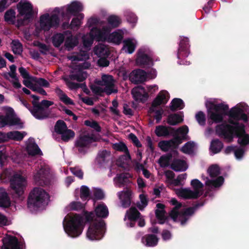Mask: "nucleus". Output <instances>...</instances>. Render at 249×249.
Listing matches in <instances>:
<instances>
[{"label":"nucleus","mask_w":249,"mask_h":249,"mask_svg":"<svg viewBox=\"0 0 249 249\" xmlns=\"http://www.w3.org/2000/svg\"><path fill=\"white\" fill-rule=\"evenodd\" d=\"M113 147L116 150L124 152L125 154L124 158L126 160L130 159L127 148L124 143L123 142L116 143L113 145Z\"/></svg>","instance_id":"obj_43"},{"label":"nucleus","mask_w":249,"mask_h":249,"mask_svg":"<svg viewBox=\"0 0 249 249\" xmlns=\"http://www.w3.org/2000/svg\"><path fill=\"white\" fill-rule=\"evenodd\" d=\"M8 75L9 76V80L12 83L14 87L16 88H20L21 87V84L18 81L16 72H10Z\"/></svg>","instance_id":"obj_58"},{"label":"nucleus","mask_w":249,"mask_h":249,"mask_svg":"<svg viewBox=\"0 0 249 249\" xmlns=\"http://www.w3.org/2000/svg\"><path fill=\"white\" fill-rule=\"evenodd\" d=\"M96 140L95 137L89 133L81 135L76 142V145L80 152H82L87 148L90 143Z\"/></svg>","instance_id":"obj_18"},{"label":"nucleus","mask_w":249,"mask_h":249,"mask_svg":"<svg viewBox=\"0 0 249 249\" xmlns=\"http://www.w3.org/2000/svg\"><path fill=\"white\" fill-rule=\"evenodd\" d=\"M32 97L34 99L32 101L34 108L31 110L33 115L37 119H43L48 117V114L42 107H48L53 105V102L48 100H43L39 104L38 103L39 98L37 96L32 95Z\"/></svg>","instance_id":"obj_12"},{"label":"nucleus","mask_w":249,"mask_h":249,"mask_svg":"<svg viewBox=\"0 0 249 249\" xmlns=\"http://www.w3.org/2000/svg\"><path fill=\"white\" fill-rule=\"evenodd\" d=\"M64 229L66 233L71 237H76L82 232L84 227V218L76 214H69L65 218Z\"/></svg>","instance_id":"obj_4"},{"label":"nucleus","mask_w":249,"mask_h":249,"mask_svg":"<svg viewBox=\"0 0 249 249\" xmlns=\"http://www.w3.org/2000/svg\"><path fill=\"white\" fill-rule=\"evenodd\" d=\"M23 84L27 87L30 88L33 91L36 89V77L29 76L24 79L23 81Z\"/></svg>","instance_id":"obj_48"},{"label":"nucleus","mask_w":249,"mask_h":249,"mask_svg":"<svg viewBox=\"0 0 249 249\" xmlns=\"http://www.w3.org/2000/svg\"><path fill=\"white\" fill-rule=\"evenodd\" d=\"M6 21L9 23H13L16 20V12L12 9L7 11L4 15Z\"/></svg>","instance_id":"obj_54"},{"label":"nucleus","mask_w":249,"mask_h":249,"mask_svg":"<svg viewBox=\"0 0 249 249\" xmlns=\"http://www.w3.org/2000/svg\"><path fill=\"white\" fill-rule=\"evenodd\" d=\"M61 20L60 10L55 9L50 15L46 13L40 16L37 27L41 30L48 31L51 28L57 26Z\"/></svg>","instance_id":"obj_9"},{"label":"nucleus","mask_w":249,"mask_h":249,"mask_svg":"<svg viewBox=\"0 0 249 249\" xmlns=\"http://www.w3.org/2000/svg\"><path fill=\"white\" fill-rule=\"evenodd\" d=\"M130 176L128 174H122L118 175L114 178V182L115 186L117 187H122L125 182H126L127 178Z\"/></svg>","instance_id":"obj_34"},{"label":"nucleus","mask_w":249,"mask_h":249,"mask_svg":"<svg viewBox=\"0 0 249 249\" xmlns=\"http://www.w3.org/2000/svg\"><path fill=\"white\" fill-rule=\"evenodd\" d=\"M155 132L158 137H165L169 134V128L163 125L156 127Z\"/></svg>","instance_id":"obj_47"},{"label":"nucleus","mask_w":249,"mask_h":249,"mask_svg":"<svg viewBox=\"0 0 249 249\" xmlns=\"http://www.w3.org/2000/svg\"><path fill=\"white\" fill-rule=\"evenodd\" d=\"M49 198L48 194L44 190L35 188L29 196L28 206L33 210L43 208L48 204Z\"/></svg>","instance_id":"obj_7"},{"label":"nucleus","mask_w":249,"mask_h":249,"mask_svg":"<svg viewBox=\"0 0 249 249\" xmlns=\"http://www.w3.org/2000/svg\"><path fill=\"white\" fill-rule=\"evenodd\" d=\"M147 78V74L142 70L133 71L130 76L131 81L135 83L144 82Z\"/></svg>","instance_id":"obj_23"},{"label":"nucleus","mask_w":249,"mask_h":249,"mask_svg":"<svg viewBox=\"0 0 249 249\" xmlns=\"http://www.w3.org/2000/svg\"><path fill=\"white\" fill-rule=\"evenodd\" d=\"M85 124L87 126L94 128L97 131H100L101 130L100 127L99 126L97 123L93 120L85 121Z\"/></svg>","instance_id":"obj_61"},{"label":"nucleus","mask_w":249,"mask_h":249,"mask_svg":"<svg viewBox=\"0 0 249 249\" xmlns=\"http://www.w3.org/2000/svg\"><path fill=\"white\" fill-rule=\"evenodd\" d=\"M74 132L71 130L66 129L61 134V139L65 142L69 141L71 139L73 138L74 136Z\"/></svg>","instance_id":"obj_55"},{"label":"nucleus","mask_w":249,"mask_h":249,"mask_svg":"<svg viewBox=\"0 0 249 249\" xmlns=\"http://www.w3.org/2000/svg\"><path fill=\"white\" fill-rule=\"evenodd\" d=\"M171 168L176 171H183L188 168V165L185 161L177 160L171 164Z\"/></svg>","instance_id":"obj_33"},{"label":"nucleus","mask_w":249,"mask_h":249,"mask_svg":"<svg viewBox=\"0 0 249 249\" xmlns=\"http://www.w3.org/2000/svg\"><path fill=\"white\" fill-rule=\"evenodd\" d=\"M94 52L98 57H107L108 55V48L103 44L96 46L94 48Z\"/></svg>","instance_id":"obj_40"},{"label":"nucleus","mask_w":249,"mask_h":249,"mask_svg":"<svg viewBox=\"0 0 249 249\" xmlns=\"http://www.w3.org/2000/svg\"><path fill=\"white\" fill-rule=\"evenodd\" d=\"M95 213L97 217L101 218L107 217L109 213L108 210L104 204H100L95 207Z\"/></svg>","instance_id":"obj_32"},{"label":"nucleus","mask_w":249,"mask_h":249,"mask_svg":"<svg viewBox=\"0 0 249 249\" xmlns=\"http://www.w3.org/2000/svg\"><path fill=\"white\" fill-rule=\"evenodd\" d=\"M188 48V43H185L183 45V43L181 42L178 54V59H183L188 55L189 53Z\"/></svg>","instance_id":"obj_41"},{"label":"nucleus","mask_w":249,"mask_h":249,"mask_svg":"<svg viewBox=\"0 0 249 249\" xmlns=\"http://www.w3.org/2000/svg\"><path fill=\"white\" fill-rule=\"evenodd\" d=\"M27 151L29 155L35 156L39 154L40 151L33 139H29L27 143Z\"/></svg>","instance_id":"obj_29"},{"label":"nucleus","mask_w":249,"mask_h":249,"mask_svg":"<svg viewBox=\"0 0 249 249\" xmlns=\"http://www.w3.org/2000/svg\"><path fill=\"white\" fill-rule=\"evenodd\" d=\"M231 151H234L235 156L237 159H240L244 154V151L242 148H238L235 150L234 147L229 146L225 150V152L227 154L230 153Z\"/></svg>","instance_id":"obj_52"},{"label":"nucleus","mask_w":249,"mask_h":249,"mask_svg":"<svg viewBox=\"0 0 249 249\" xmlns=\"http://www.w3.org/2000/svg\"><path fill=\"white\" fill-rule=\"evenodd\" d=\"M67 126L66 124L63 121H58L55 125V131L61 135L66 129Z\"/></svg>","instance_id":"obj_53"},{"label":"nucleus","mask_w":249,"mask_h":249,"mask_svg":"<svg viewBox=\"0 0 249 249\" xmlns=\"http://www.w3.org/2000/svg\"><path fill=\"white\" fill-rule=\"evenodd\" d=\"M2 241L1 249H18V240L15 236L6 234Z\"/></svg>","instance_id":"obj_21"},{"label":"nucleus","mask_w":249,"mask_h":249,"mask_svg":"<svg viewBox=\"0 0 249 249\" xmlns=\"http://www.w3.org/2000/svg\"><path fill=\"white\" fill-rule=\"evenodd\" d=\"M191 185L194 189L193 193L196 194V197H199L203 193V184L198 179H194L191 181Z\"/></svg>","instance_id":"obj_30"},{"label":"nucleus","mask_w":249,"mask_h":249,"mask_svg":"<svg viewBox=\"0 0 249 249\" xmlns=\"http://www.w3.org/2000/svg\"><path fill=\"white\" fill-rule=\"evenodd\" d=\"M55 92L58 96L60 100L66 105H73V101L60 89H56Z\"/></svg>","instance_id":"obj_44"},{"label":"nucleus","mask_w":249,"mask_h":249,"mask_svg":"<svg viewBox=\"0 0 249 249\" xmlns=\"http://www.w3.org/2000/svg\"><path fill=\"white\" fill-rule=\"evenodd\" d=\"M27 185L26 178L20 173H14L10 179V187L18 196L23 194Z\"/></svg>","instance_id":"obj_13"},{"label":"nucleus","mask_w":249,"mask_h":249,"mask_svg":"<svg viewBox=\"0 0 249 249\" xmlns=\"http://www.w3.org/2000/svg\"><path fill=\"white\" fill-rule=\"evenodd\" d=\"M49 169L48 167L46 165H41L40 167H38L34 173V178L36 182L39 181L40 180L43 179L49 173Z\"/></svg>","instance_id":"obj_26"},{"label":"nucleus","mask_w":249,"mask_h":249,"mask_svg":"<svg viewBox=\"0 0 249 249\" xmlns=\"http://www.w3.org/2000/svg\"><path fill=\"white\" fill-rule=\"evenodd\" d=\"M169 99L168 93L165 90L161 91L153 102L151 110H154V107L167 103Z\"/></svg>","instance_id":"obj_24"},{"label":"nucleus","mask_w":249,"mask_h":249,"mask_svg":"<svg viewBox=\"0 0 249 249\" xmlns=\"http://www.w3.org/2000/svg\"><path fill=\"white\" fill-rule=\"evenodd\" d=\"M132 94L134 98L137 101L143 102L148 98L147 93L142 87L133 88L132 90Z\"/></svg>","instance_id":"obj_22"},{"label":"nucleus","mask_w":249,"mask_h":249,"mask_svg":"<svg viewBox=\"0 0 249 249\" xmlns=\"http://www.w3.org/2000/svg\"><path fill=\"white\" fill-rule=\"evenodd\" d=\"M67 36V37L65 41V45L68 50H70L78 44V39L77 36H72L70 33L69 36Z\"/></svg>","instance_id":"obj_35"},{"label":"nucleus","mask_w":249,"mask_h":249,"mask_svg":"<svg viewBox=\"0 0 249 249\" xmlns=\"http://www.w3.org/2000/svg\"><path fill=\"white\" fill-rule=\"evenodd\" d=\"M85 217L87 221L90 222L87 232V237L91 240H99L103 235L105 230V224L101 219H97L92 212L86 213Z\"/></svg>","instance_id":"obj_3"},{"label":"nucleus","mask_w":249,"mask_h":249,"mask_svg":"<svg viewBox=\"0 0 249 249\" xmlns=\"http://www.w3.org/2000/svg\"><path fill=\"white\" fill-rule=\"evenodd\" d=\"M87 77V74L81 70L80 66H78L77 68L74 69V71H72V73L69 76V78L71 80H75L79 82L83 81Z\"/></svg>","instance_id":"obj_25"},{"label":"nucleus","mask_w":249,"mask_h":249,"mask_svg":"<svg viewBox=\"0 0 249 249\" xmlns=\"http://www.w3.org/2000/svg\"><path fill=\"white\" fill-rule=\"evenodd\" d=\"M68 58L73 62L76 61H84L89 58V54L87 51H83L81 52L79 55L72 54L68 56Z\"/></svg>","instance_id":"obj_42"},{"label":"nucleus","mask_w":249,"mask_h":249,"mask_svg":"<svg viewBox=\"0 0 249 249\" xmlns=\"http://www.w3.org/2000/svg\"><path fill=\"white\" fill-rule=\"evenodd\" d=\"M170 203L175 206L170 213V216L175 221L180 222L181 225H184L190 216L194 213V209L189 208L183 210L181 212L179 211V209L181 208V204L176 199H171Z\"/></svg>","instance_id":"obj_11"},{"label":"nucleus","mask_w":249,"mask_h":249,"mask_svg":"<svg viewBox=\"0 0 249 249\" xmlns=\"http://www.w3.org/2000/svg\"><path fill=\"white\" fill-rule=\"evenodd\" d=\"M87 25L90 28L89 34L83 36V43L86 50L90 49L93 40L107 41L116 44L121 42L123 39V32L118 31L110 34L111 28L107 24H102L96 18H90Z\"/></svg>","instance_id":"obj_2"},{"label":"nucleus","mask_w":249,"mask_h":249,"mask_svg":"<svg viewBox=\"0 0 249 249\" xmlns=\"http://www.w3.org/2000/svg\"><path fill=\"white\" fill-rule=\"evenodd\" d=\"M10 204L11 201L5 190L0 188V207H8Z\"/></svg>","instance_id":"obj_31"},{"label":"nucleus","mask_w":249,"mask_h":249,"mask_svg":"<svg viewBox=\"0 0 249 249\" xmlns=\"http://www.w3.org/2000/svg\"><path fill=\"white\" fill-rule=\"evenodd\" d=\"M249 110V107L245 103H240L232 107L229 112L230 124H222L216 127V132L228 141H231L234 136L238 137V142L242 145L249 143V135L245 133L244 125L237 123L242 120L247 121L246 113Z\"/></svg>","instance_id":"obj_1"},{"label":"nucleus","mask_w":249,"mask_h":249,"mask_svg":"<svg viewBox=\"0 0 249 249\" xmlns=\"http://www.w3.org/2000/svg\"><path fill=\"white\" fill-rule=\"evenodd\" d=\"M177 195L180 197L186 199L196 198V193H194L193 191L188 188H180L175 190Z\"/></svg>","instance_id":"obj_27"},{"label":"nucleus","mask_w":249,"mask_h":249,"mask_svg":"<svg viewBox=\"0 0 249 249\" xmlns=\"http://www.w3.org/2000/svg\"><path fill=\"white\" fill-rule=\"evenodd\" d=\"M188 128L187 126H183L178 129L175 132L174 138L170 141L160 142L158 145L163 151H167L170 148H176L182 143L184 140L188 139L187 133Z\"/></svg>","instance_id":"obj_6"},{"label":"nucleus","mask_w":249,"mask_h":249,"mask_svg":"<svg viewBox=\"0 0 249 249\" xmlns=\"http://www.w3.org/2000/svg\"><path fill=\"white\" fill-rule=\"evenodd\" d=\"M108 23H104L101 21L99 20V22L101 23V24H107L108 26L111 28V30L112 28L118 26L121 23V19L120 18L116 16H110L107 18Z\"/></svg>","instance_id":"obj_39"},{"label":"nucleus","mask_w":249,"mask_h":249,"mask_svg":"<svg viewBox=\"0 0 249 249\" xmlns=\"http://www.w3.org/2000/svg\"><path fill=\"white\" fill-rule=\"evenodd\" d=\"M26 135L25 132H19L18 131L8 132V140L11 139L16 141H20Z\"/></svg>","instance_id":"obj_45"},{"label":"nucleus","mask_w":249,"mask_h":249,"mask_svg":"<svg viewBox=\"0 0 249 249\" xmlns=\"http://www.w3.org/2000/svg\"><path fill=\"white\" fill-rule=\"evenodd\" d=\"M83 9V6L80 2L74 1L63 7L62 10H60V16L62 20L64 18L69 20L71 15H74Z\"/></svg>","instance_id":"obj_14"},{"label":"nucleus","mask_w":249,"mask_h":249,"mask_svg":"<svg viewBox=\"0 0 249 249\" xmlns=\"http://www.w3.org/2000/svg\"><path fill=\"white\" fill-rule=\"evenodd\" d=\"M206 106L208 109V115L209 119L215 123L223 120V117L228 109V106L223 103H218L216 99L207 101Z\"/></svg>","instance_id":"obj_5"},{"label":"nucleus","mask_w":249,"mask_h":249,"mask_svg":"<svg viewBox=\"0 0 249 249\" xmlns=\"http://www.w3.org/2000/svg\"><path fill=\"white\" fill-rule=\"evenodd\" d=\"M89 195V188L85 186H83L81 188L80 197L82 199H86Z\"/></svg>","instance_id":"obj_64"},{"label":"nucleus","mask_w":249,"mask_h":249,"mask_svg":"<svg viewBox=\"0 0 249 249\" xmlns=\"http://www.w3.org/2000/svg\"><path fill=\"white\" fill-rule=\"evenodd\" d=\"M117 195L123 207L126 208L130 205L132 196V192L131 190L126 189L118 192Z\"/></svg>","instance_id":"obj_19"},{"label":"nucleus","mask_w":249,"mask_h":249,"mask_svg":"<svg viewBox=\"0 0 249 249\" xmlns=\"http://www.w3.org/2000/svg\"><path fill=\"white\" fill-rule=\"evenodd\" d=\"M157 209L156 211L157 218L160 224H163L165 220V215L164 211V205L161 203H158L156 205Z\"/></svg>","instance_id":"obj_37"},{"label":"nucleus","mask_w":249,"mask_h":249,"mask_svg":"<svg viewBox=\"0 0 249 249\" xmlns=\"http://www.w3.org/2000/svg\"><path fill=\"white\" fill-rule=\"evenodd\" d=\"M148 50L141 49L139 50L136 63L139 65H145L152 63V60L148 55Z\"/></svg>","instance_id":"obj_20"},{"label":"nucleus","mask_w":249,"mask_h":249,"mask_svg":"<svg viewBox=\"0 0 249 249\" xmlns=\"http://www.w3.org/2000/svg\"><path fill=\"white\" fill-rule=\"evenodd\" d=\"M84 17L83 14H80L78 17L73 18L71 24V28L74 29L75 27H79L82 23L81 20L83 19Z\"/></svg>","instance_id":"obj_57"},{"label":"nucleus","mask_w":249,"mask_h":249,"mask_svg":"<svg viewBox=\"0 0 249 249\" xmlns=\"http://www.w3.org/2000/svg\"><path fill=\"white\" fill-rule=\"evenodd\" d=\"M196 148V143L193 141H190L181 147V151L185 154H191L195 152Z\"/></svg>","instance_id":"obj_36"},{"label":"nucleus","mask_w":249,"mask_h":249,"mask_svg":"<svg viewBox=\"0 0 249 249\" xmlns=\"http://www.w3.org/2000/svg\"><path fill=\"white\" fill-rule=\"evenodd\" d=\"M83 205L78 202H72L67 207V209L69 210H77L81 209Z\"/></svg>","instance_id":"obj_63"},{"label":"nucleus","mask_w":249,"mask_h":249,"mask_svg":"<svg viewBox=\"0 0 249 249\" xmlns=\"http://www.w3.org/2000/svg\"><path fill=\"white\" fill-rule=\"evenodd\" d=\"M11 48L15 54H19L22 51V45L18 41H13L11 43Z\"/></svg>","instance_id":"obj_56"},{"label":"nucleus","mask_w":249,"mask_h":249,"mask_svg":"<svg viewBox=\"0 0 249 249\" xmlns=\"http://www.w3.org/2000/svg\"><path fill=\"white\" fill-rule=\"evenodd\" d=\"M183 121V116L178 114H174L168 117L167 122L171 125H176Z\"/></svg>","instance_id":"obj_46"},{"label":"nucleus","mask_w":249,"mask_h":249,"mask_svg":"<svg viewBox=\"0 0 249 249\" xmlns=\"http://www.w3.org/2000/svg\"><path fill=\"white\" fill-rule=\"evenodd\" d=\"M222 146L221 142L218 140H214L211 142L210 150L213 154H216L220 151Z\"/></svg>","instance_id":"obj_50"},{"label":"nucleus","mask_w":249,"mask_h":249,"mask_svg":"<svg viewBox=\"0 0 249 249\" xmlns=\"http://www.w3.org/2000/svg\"><path fill=\"white\" fill-rule=\"evenodd\" d=\"M139 197L140 201L138 203L137 207L140 210H142L147 205L148 199L144 194H141Z\"/></svg>","instance_id":"obj_59"},{"label":"nucleus","mask_w":249,"mask_h":249,"mask_svg":"<svg viewBox=\"0 0 249 249\" xmlns=\"http://www.w3.org/2000/svg\"><path fill=\"white\" fill-rule=\"evenodd\" d=\"M18 15L24 19L32 18L35 13L32 4L27 0H21L17 5Z\"/></svg>","instance_id":"obj_15"},{"label":"nucleus","mask_w":249,"mask_h":249,"mask_svg":"<svg viewBox=\"0 0 249 249\" xmlns=\"http://www.w3.org/2000/svg\"><path fill=\"white\" fill-rule=\"evenodd\" d=\"M137 41L134 38H127L124 41L123 50L127 53H132L135 50Z\"/></svg>","instance_id":"obj_28"},{"label":"nucleus","mask_w":249,"mask_h":249,"mask_svg":"<svg viewBox=\"0 0 249 249\" xmlns=\"http://www.w3.org/2000/svg\"><path fill=\"white\" fill-rule=\"evenodd\" d=\"M114 80L111 75H103L102 77V80L98 83L101 86L102 91H105L107 94H110L112 93H116L117 90L114 88Z\"/></svg>","instance_id":"obj_16"},{"label":"nucleus","mask_w":249,"mask_h":249,"mask_svg":"<svg viewBox=\"0 0 249 249\" xmlns=\"http://www.w3.org/2000/svg\"><path fill=\"white\" fill-rule=\"evenodd\" d=\"M196 119L200 125H203L205 124V115L202 112H198L196 115Z\"/></svg>","instance_id":"obj_62"},{"label":"nucleus","mask_w":249,"mask_h":249,"mask_svg":"<svg viewBox=\"0 0 249 249\" xmlns=\"http://www.w3.org/2000/svg\"><path fill=\"white\" fill-rule=\"evenodd\" d=\"M49 85V83L44 79L36 78V87H48Z\"/></svg>","instance_id":"obj_60"},{"label":"nucleus","mask_w":249,"mask_h":249,"mask_svg":"<svg viewBox=\"0 0 249 249\" xmlns=\"http://www.w3.org/2000/svg\"><path fill=\"white\" fill-rule=\"evenodd\" d=\"M68 33L65 32V34H57L53 37V43L55 47H59L63 42L65 36Z\"/></svg>","instance_id":"obj_49"},{"label":"nucleus","mask_w":249,"mask_h":249,"mask_svg":"<svg viewBox=\"0 0 249 249\" xmlns=\"http://www.w3.org/2000/svg\"><path fill=\"white\" fill-rule=\"evenodd\" d=\"M158 239L157 237L153 235H148L143 237L142 239V243L146 246L152 247L157 245Z\"/></svg>","instance_id":"obj_38"},{"label":"nucleus","mask_w":249,"mask_h":249,"mask_svg":"<svg viewBox=\"0 0 249 249\" xmlns=\"http://www.w3.org/2000/svg\"><path fill=\"white\" fill-rule=\"evenodd\" d=\"M208 176L202 175V179L205 181L206 186L210 188L219 187L223 183L224 178L219 176L220 169L216 165L210 166L207 170Z\"/></svg>","instance_id":"obj_10"},{"label":"nucleus","mask_w":249,"mask_h":249,"mask_svg":"<svg viewBox=\"0 0 249 249\" xmlns=\"http://www.w3.org/2000/svg\"><path fill=\"white\" fill-rule=\"evenodd\" d=\"M0 127L6 125H16L19 128L22 127V123L15 114L12 108L9 107H2L0 108Z\"/></svg>","instance_id":"obj_8"},{"label":"nucleus","mask_w":249,"mask_h":249,"mask_svg":"<svg viewBox=\"0 0 249 249\" xmlns=\"http://www.w3.org/2000/svg\"><path fill=\"white\" fill-rule=\"evenodd\" d=\"M183 107L184 104L182 100L178 98L173 100L170 106V108L172 110L181 109L183 108Z\"/></svg>","instance_id":"obj_51"},{"label":"nucleus","mask_w":249,"mask_h":249,"mask_svg":"<svg viewBox=\"0 0 249 249\" xmlns=\"http://www.w3.org/2000/svg\"><path fill=\"white\" fill-rule=\"evenodd\" d=\"M140 213L135 208H131L126 213L124 218V220L126 221L127 219L130 223L128 224L126 223L127 226L129 227H132L135 225V220L138 218V225L140 227H143L145 225V222L143 218L140 217Z\"/></svg>","instance_id":"obj_17"}]
</instances>
